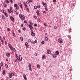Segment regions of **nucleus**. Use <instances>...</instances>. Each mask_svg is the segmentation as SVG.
I'll use <instances>...</instances> for the list:
<instances>
[{"mask_svg": "<svg viewBox=\"0 0 80 80\" xmlns=\"http://www.w3.org/2000/svg\"><path fill=\"white\" fill-rule=\"evenodd\" d=\"M31 43L33 44H34L35 43V41H32Z\"/></svg>", "mask_w": 80, "mask_h": 80, "instance_id": "28", "label": "nucleus"}, {"mask_svg": "<svg viewBox=\"0 0 80 80\" xmlns=\"http://www.w3.org/2000/svg\"><path fill=\"white\" fill-rule=\"evenodd\" d=\"M38 8H40V5H38Z\"/></svg>", "mask_w": 80, "mask_h": 80, "instance_id": "33", "label": "nucleus"}, {"mask_svg": "<svg viewBox=\"0 0 80 80\" xmlns=\"http://www.w3.org/2000/svg\"><path fill=\"white\" fill-rule=\"evenodd\" d=\"M9 78H12V75H10L9 76Z\"/></svg>", "mask_w": 80, "mask_h": 80, "instance_id": "59", "label": "nucleus"}, {"mask_svg": "<svg viewBox=\"0 0 80 80\" xmlns=\"http://www.w3.org/2000/svg\"><path fill=\"white\" fill-rule=\"evenodd\" d=\"M34 42L35 43H37V40H35Z\"/></svg>", "mask_w": 80, "mask_h": 80, "instance_id": "46", "label": "nucleus"}, {"mask_svg": "<svg viewBox=\"0 0 80 80\" xmlns=\"http://www.w3.org/2000/svg\"><path fill=\"white\" fill-rule=\"evenodd\" d=\"M53 2H56V0H53Z\"/></svg>", "mask_w": 80, "mask_h": 80, "instance_id": "60", "label": "nucleus"}, {"mask_svg": "<svg viewBox=\"0 0 80 80\" xmlns=\"http://www.w3.org/2000/svg\"><path fill=\"white\" fill-rule=\"evenodd\" d=\"M1 11L2 13H4V10H2Z\"/></svg>", "mask_w": 80, "mask_h": 80, "instance_id": "49", "label": "nucleus"}, {"mask_svg": "<svg viewBox=\"0 0 80 80\" xmlns=\"http://www.w3.org/2000/svg\"><path fill=\"white\" fill-rule=\"evenodd\" d=\"M46 58L45 57V55H43L42 56V59L43 60H45Z\"/></svg>", "mask_w": 80, "mask_h": 80, "instance_id": "15", "label": "nucleus"}, {"mask_svg": "<svg viewBox=\"0 0 80 80\" xmlns=\"http://www.w3.org/2000/svg\"><path fill=\"white\" fill-rule=\"evenodd\" d=\"M4 14L5 15L6 17H8V14L6 12L4 13Z\"/></svg>", "mask_w": 80, "mask_h": 80, "instance_id": "25", "label": "nucleus"}, {"mask_svg": "<svg viewBox=\"0 0 80 80\" xmlns=\"http://www.w3.org/2000/svg\"><path fill=\"white\" fill-rule=\"evenodd\" d=\"M2 19H3L4 20L5 19V17L3 16H2Z\"/></svg>", "mask_w": 80, "mask_h": 80, "instance_id": "36", "label": "nucleus"}, {"mask_svg": "<svg viewBox=\"0 0 80 80\" xmlns=\"http://www.w3.org/2000/svg\"><path fill=\"white\" fill-rule=\"evenodd\" d=\"M22 29L23 30H24V31H25V30H26V28H22Z\"/></svg>", "mask_w": 80, "mask_h": 80, "instance_id": "37", "label": "nucleus"}, {"mask_svg": "<svg viewBox=\"0 0 80 80\" xmlns=\"http://www.w3.org/2000/svg\"><path fill=\"white\" fill-rule=\"evenodd\" d=\"M3 5L5 7H7V4L6 3H4Z\"/></svg>", "mask_w": 80, "mask_h": 80, "instance_id": "31", "label": "nucleus"}, {"mask_svg": "<svg viewBox=\"0 0 80 80\" xmlns=\"http://www.w3.org/2000/svg\"><path fill=\"white\" fill-rule=\"evenodd\" d=\"M45 9L46 10V11L47 12L48 11V8L47 7H45Z\"/></svg>", "mask_w": 80, "mask_h": 80, "instance_id": "24", "label": "nucleus"}, {"mask_svg": "<svg viewBox=\"0 0 80 80\" xmlns=\"http://www.w3.org/2000/svg\"><path fill=\"white\" fill-rule=\"evenodd\" d=\"M20 39L21 41H23V37H20Z\"/></svg>", "mask_w": 80, "mask_h": 80, "instance_id": "29", "label": "nucleus"}, {"mask_svg": "<svg viewBox=\"0 0 80 80\" xmlns=\"http://www.w3.org/2000/svg\"><path fill=\"white\" fill-rule=\"evenodd\" d=\"M34 8H35V9H37V6H35Z\"/></svg>", "mask_w": 80, "mask_h": 80, "instance_id": "42", "label": "nucleus"}, {"mask_svg": "<svg viewBox=\"0 0 80 80\" xmlns=\"http://www.w3.org/2000/svg\"><path fill=\"white\" fill-rule=\"evenodd\" d=\"M55 53L56 55H59V52L58 51H56Z\"/></svg>", "mask_w": 80, "mask_h": 80, "instance_id": "11", "label": "nucleus"}, {"mask_svg": "<svg viewBox=\"0 0 80 80\" xmlns=\"http://www.w3.org/2000/svg\"><path fill=\"white\" fill-rule=\"evenodd\" d=\"M7 30H8V31H10V28H8Z\"/></svg>", "mask_w": 80, "mask_h": 80, "instance_id": "58", "label": "nucleus"}, {"mask_svg": "<svg viewBox=\"0 0 80 80\" xmlns=\"http://www.w3.org/2000/svg\"><path fill=\"white\" fill-rule=\"evenodd\" d=\"M19 17L21 18L22 20H24L25 19V16L22 15V14H20L19 15Z\"/></svg>", "mask_w": 80, "mask_h": 80, "instance_id": "1", "label": "nucleus"}, {"mask_svg": "<svg viewBox=\"0 0 80 80\" xmlns=\"http://www.w3.org/2000/svg\"><path fill=\"white\" fill-rule=\"evenodd\" d=\"M24 23H27V21H24Z\"/></svg>", "mask_w": 80, "mask_h": 80, "instance_id": "51", "label": "nucleus"}, {"mask_svg": "<svg viewBox=\"0 0 80 80\" xmlns=\"http://www.w3.org/2000/svg\"><path fill=\"white\" fill-rule=\"evenodd\" d=\"M28 44V43L27 42H26L25 43V45H27Z\"/></svg>", "mask_w": 80, "mask_h": 80, "instance_id": "50", "label": "nucleus"}, {"mask_svg": "<svg viewBox=\"0 0 80 80\" xmlns=\"http://www.w3.org/2000/svg\"><path fill=\"white\" fill-rule=\"evenodd\" d=\"M28 42H31V40H30V39H29L28 40Z\"/></svg>", "mask_w": 80, "mask_h": 80, "instance_id": "45", "label": "nucleus"}, {"mask_svg": "<svg viewBox=\"0 0 80 80\" xmlns=\"http://www.w3.org/2000/svg\"><path fill=\"white\" fill-rule=\"evenodd\" d=\"M9 75H12V76H14V74H13V73H9Z\"/></svg>", "mask_w": 80, "mask_h": 80, "instance_id": "20", "label": "nucleus"}, {"mask_svg": "<svg viewBox=\"0 0 80 80\" xmlns=\"http://www.w3.org/2000/svg\"><path fill=\"white\" fill-rule=\"evenodd\" d=\"M27 12H28L29 11V9L28 8H27Z\"/></svg>", "mask_w": 80, "mask_h": 80, "instance_id": "52", "label": "nucleus"}, {"mask_svg": "<svg viewBox=\"0 0 80 80\" xmlns=\"http://www.w3.org/2000/svg\"><path fill=\"white\" fill-rule=\"evenodd\" d=\"M44 26H45L46 27H47V24H46V23H44Z\"/></svg>", "mask_w": 80, "mask_h": 80, "instance_id": "41", "label": "nucleus"}, {"mask_svg": "<svg viewBox=\"0 0 80 80\" xmlns=\"http://www.w3.org/2000/svg\"><path fill=\"white\" fill-rule=\"evenodd\" d=\"M31 25H30V24H28V27L29 28H31V27L32 26Z\"/></svg>", "mask_w": 80, "mask_h": 80, "instance_id": "38", "label": "nucleus"}, {"mask_svg": "<svg viewBox=\"0 0 80 80\" xmlns=\"http://www.w3.org/2000/svg\"><path fill=\"white\" fill-rule=\"evenodd\" d=\"M26 3H30V1H27Z\"/></svg>", "mask_w": 80, "mask_h": 80, "instance_id": "43", "label": "nucleus"}, {"mask_svg": "<svg viewBox=\"0 0 80 80\" xmlns=\"http://www.w3.org/2000/svg\"><path fill=\"white\" fill-rule=\"evenodd\" d=\"M42 5H43L44 7H46V6H47V4L45 3H44V2H42Z\"/></svg>", "mask_w": 80, "mask_h": 80, "instance_id": "8", "label": "nucleus"}, {"mask_svg": "<svg viewBox=\"0 0 80 80\" xmlns=\"http://www.w3.org/2000/svg\"><path fill=\"white\" fill-rule=\"evenodd\" d=\"M37 65L38 68H40V66L39 64H38Z\"/></svg>", "mask_w": 80, "mask_h": 80, "instance_id": "32", "label": "nucleus"}, {"mask_svg": "<svg viewBox=\"0 0 80 80\" xmlns=\"http://www.w3.org/2000/svg\"><path fill=\"white\" fill-rule=\"evenodd\" d=\"M8 47H9L10 48H11V47H12V45H11V44H10L9 43H8Z\"/></svg>", "mask_w": 80, "mask_h": 80, "instance_id": "14", "label": "nucleus"}, {"mask_svg": "<svg viewBox=\"0 0 80 80\" xmlns=\"http://www.w3.org/2000/svg\"><path fill=\"white\" fill-rule=\"evenodd\" d=\"M15 62H17V59H15Z\"/></svg>", "mask_w": 80, "mask_h": 80, "instance_id": "55", "label": "nucleus"}, {"mask_svg": "<svg viewBox=\"0 0 80 80\" xmlns=\"http://www.w3.org/2000/svg\"><path fill=\"white\" fill-rule=\"evenodd\" d=\"M25 7H26V8L27 7H28V6L27 5H25Z\"/></svg>", "mask_w": 80, "mask_h": 80, "instance_id": "64", "label": "nucleus"}, {"mask_svg": "<svg viewBox=\"0 0 80 80\" xmlns=\"http://www.w3.org/2000/svg\"><path fill=\"white\" fill-rule=\"evenodd\" d=\"M29 1V2H32V0H30Z\"/></svg>", "mask_w": 80, "mask_h": 80, "instance_id": "61", "label": "nucleus"}, {"mask_svg": "<svg viewBox=\"0 0 80 80\" xmlns=\"http://www.w3.org/2000/svg\"><path fill=\"white\" fill-rule=\"evenodd\" d=\"M51 52V51H50V50H48L47 53L48 54H49Z\"/></svg>", "mask_w": 80, "mask_h": 80, "instance_id": "18", "label": "nucleus"}, {"mask_svg": "<svg viewBox=\"0 0 80 80\" xmlns=\"http://www.w3.org/2000/svg\"><path fill=\"white\" fill-rule=\"evenodd\" d=\"M16 8L17 10H18V8H18V6L16 7Z\"/></svg>", "mask_w": 80, "mask_h": 80, "instance_id": "53", "label": "nucleus"}, {"mask_svg": "<svg viewBox=\"0 0 80 80\" xmlns=\"http://www.w3.org/2000/svg\"><path fill=\"white\" fill-rule=\"evenodd\" d=\"M2 74L3 75H5V70L3 71Z\"/></svg>", "mask_w": 80, "mask_h": 80, "instance_id": "19", "label": "nucleus"}, {"mask_svg": "<svg viewBox=\"0 0 80 80\" xmlns=\"http://www.w3.org/2000/svg\"><path fill=\"white\" fill-rule=\"evenodd\" d=\"M6 55L7 57H10V53H7L6 54Z\"/></svg>", "mask_w": 80, "mask_h": 80, "instance_id": "21", "label": "nucleus"}, {"mask_svg": "<svg viewBox=\"0 0 80 80\" xmlns=\"http://www.w3.org/2000/svg\"><path fill=\"white\" fill-rule=\"evenodd\" d=\"M6 2L7 3H9V1H8V0H7L6 1Z\"/></svg>", "mask_w": 80, "mask_h": 80, "instance_id": "34", "label": "nucleus"}, {"mask_svg": "<svg viewBox=\"0 0 80 80\" xmlns=\"http://www.w3.org/2000/svg\"><path fill=\"white\" fill-rule=\"evenodd\" d=\"M68 38H71V37H70V36H68Z\"/></svg>", "mask_w": 80, "mask_h": 80, "instance_id": "56", "label": "nucleus"}, {"mask_svg": "<svg viewBox=\"0 0 80 80\" xmlns=\"http://www.w3.org/2000/svg\"><path fill=\"white\" fill-rule=\"evenodd\" d=\"M30 28V30H31V32H32L33 31V26H31Z\"/></svg>", "mask_w": 80, "mask_h": 80, "instance_id": "13", "label": "nucleus"}, {"mask_svg": "<svg viewBox=\"0 0 80 80\" xmlns=\"http://www.w3.org/2000/svg\"><path fill=\"white\" fill-rule=\"evenodd\" d=\"M68 30L69 32V33L70 32H72V29L71 28H70Z\"/></svg>", "mask_w": 80, "mask_h": 80, "instance_id": "27", "label": "nucleus"}, {"mask_svg": "<svg viewBox=\"0 0 80 80\" xmlns=\"http://www.w3.org/2000/svg\"><path fill=\"white\" fill-rule=\"evenodd\" d=\"M41 43L42 45H43V44L45 43V42H44L43 41H42L41 42Z\"/></svg>", "mask_w": 80, "mask_h": 80, "instance_id": "23", "label": "nucleus"}, {"mask_svg": "<svg viewBox=\"0 0 80 80\" xmlns=\"http://www.w3.org/2000/svg\"><path fill=\"white\" fill-rule=\"evenodd\" d=\"M10 50H11L12 51H14L15 52H16V50H15V48H13V47H11L10 48Z\"/></svg>", "mask_w": 80, "mask_h": 80, "instance_id": "3", "label": "nucleus"}, {"mask_svg": "<svg viewBox=\"0 0 80 80\" xmlns=\"http://www.w3.org/2000/svg\"><path fill=\"white\" fill-rule=\"evenodd\" d=\"M52 56L53 57V58H55L57 55L56 54H53L52 55Z\"/></svg>", "mask_w": 80, "mask_h": 80, "instance_id": "17", "label": "nucleus"}, {"mask_svg": "<svg viewBox=\"0 0 80 80\" xmlns=\"http://www.w3.org/2000/svg\"><path fill=\"white\" fill-rule=\"evenodd\" d=\"M23 76L24 77V78L25 80H27V76L26 75H23Z\"/></svg>", "mask_w": 80, "mask_h": 80, "instance_id": "7", "label": "nucleus"}, {"mask_svg": "<svg viewBox=\"0 0 80 80\" xmlns=\"http://www.w3.org/2000/svg\"><path fill=\"white\" fill-rule=\"evenodd\" d=\"M45 40L46 41H47V40H48V38H45Z\"/></svg>", "mask_w": 80, "mask_h": 80, "instance_id": "30", "label": "nucleus"}, {"mask_svg": "<svg viewBox=\"0 0 80 80\" xmlns=\"http://www.w3.org/2000/svg\"><path fill=\"white\" fill-rule=\"evenodd\" d=\"M31 32H32L31 33V35L33 37L34 36H35V33H33L32 31H31Z\"/></svg>", "mask_w": 80, "mask_h": 80, "instance_id": "10", "label": "nucleus"}, {"mask_svg": "<svg viewBox=\"0 0 80 80\" xmlns=\"http://www.w3.org/2000/svg\"><path fill=\"white\" fill-rule=\"evenodd\" d=\"M12 33L13 36H14V37H15V33H14V32H12Z\"/></svg>", "mask_w": 80, "mask_h": 80, "instance_id": "26", "label": "nucleus"}, {"mask_svg": "<svg viewBox=\"0 0 80 80\" xmlns=\"http://www.w3.org/2000/svg\"><path fill=\"white\" fill-rule=\"evenodd\" d=\"M58 42L59 43H63V41H62V39L59 38L58 39Z\"/></svg>", "mask_w": 80, "mask_h": 80, "instance_id": "6", "label": "nucleus"}, {"mask_svg": "<svg viewBox=\"0 0 80 80\" xmlns=\"http://www.w3.org/2000/svg\"><path fill=\"white\" fill-rule=\"evenodd\" d=\"M35 56V57H37V53H35L34 54Z\"/></svg>", "mask_w": 80, "mask_h": 80, "instance_id": "54", "label": "nucleus"}, {"mask_svg": "<svg viewBox=\"0 0 80 80\" xmlns=\"http://www.w3.org/2000/svg\"><path fill=\"white\" fill-rule=\"evenodd\" d=\"M36 13H37V15L40 16V14L39 13V12H38V11L37 10L36 12Z\"/></svg>", "mask_w": 80, "mask_h": 80, "instance_id": "16", "label": "nucleus"}, {"mask_svg": "<svg viewBox=\"0 0 80 80\" xmlns=\"http://www.w3.org/2000/svg\"><path fill=\"white\" fill-rule=\"evenodd\" d=\"M18 5L20 7H21V8H22V4L20 3H18Z\"/></svg>", "mask_w": 80, "mask_h": 80, "instance_id": "12", "label": "nucleus"}, {"mask_svg": "<svg viewBox=\"0 0 80 80\" xmlns=\"http://www.w3.org/2000/svg\"><path fill=\"white\" fill-rule=\"evenodd\" d=\"M54 29H57V27L56 26H54Z\"/></svg>", "mask_w": 80, "mask_h": 80, "instance_id": "35", "label": "nucleus"}, {"mask_svg": "<svg viewBox=\"0 0 80 80\" xmlns=\"http://www.w3.org/2000/svg\"><path fill=\"white\" fill-rule=\"evenodd\" d=\"M10 18L11 20L13 22H14V21H15V19L13 18V17L11 16L10 17Z\"/></svg>", "mask_w": 80, "mask_h": 80, "instance_id": "4", "label": "nucleus"}, {"mask_svg": "<svg viewBox=\"0 0 80 80\" xmlns=\"http://www.w3.org/2000/svg\"><path fill=\"white\" fill-rule=\"evenodd\" d=\"M31 64L29 63L28 67L29 68V70L32 72V68H31Z\"/></svg>", "mask_w": 80, "mask_h": 80, "instance_id": "5", "label": "nucleus"}, {"mask_svg": "<svg viewBox=\"0 0 80 80\" xmlns=\"http://www.w3.org/2000/svg\"><path fill=\"white\" fill-rule=\"evenodd\" d=\"M19 58H17V60H20V61H22V56L21 55H19Z\"/></svg>", "mask_w": 80, "mask_h": 80, "instance_id": "2", "label": "nucleus"}, {"mask_svg": "<svg viewBox=\"0 0 80 80\" xmlns=\"http://www.w3.org/2000/svg\"><path fill=\"white\" fill-rule=\"evenodd\" d=\"M10 2H11V3H13V1H12V0H9Z\"/></svg>", "mask_w": 80, "mask_h": 80, "instance_id": "48", "label": "nucleus"}, {"mask_svg": "<svg viewBox=\"0 0 80 80\" xmlns=\"http://www.w3.org/2000/svg\"><path fill=\"white\" fill-rule=\"evenodd\" d=\"M34 26H35V27H37V25L36 24H34Z\"/></svg>", "mask_w": 80, "mask_h": 80, "instance_id": "57", "label": "nucleus"}, {"mask_svg": "<svg viewBox=\"0 0 80 80\" xmlns=\"http://www.w3.org/2000/svg\"><path fill=\"white\" fill-rule=\"evenodd\" d=\"M1 42L2 43H3V40H1Z\"/></svg>", "mask_w": 80, "mask_h": 80, "instance_id": "63", "label": "nucleus"}, {"mask_svg": "<svg viewBox=\"0 0 80 80\" xmlns=\"http://www.w3.org/2000/svg\"><path fill=\"white\" fill-rule=\"evenodd\" d=\"M1 67H3V62H1Z\"/></svg>", "mask_w": 80, "mask_h": 80, "instance_id": "39", "label": "nucleus"}, {"mask_svg": "<svg viewBox=\"0 0 80 80\" xmlns=\"http://www.w3.org/2000/svg\"><path fill=\"white\" fill-rule=\"evenodd\" d=\"M21 27H23V24H21Z\"/></svg>", "mask_w": 80, "mask_h": 80, "instance_id": "47", "label": "nucleus"}, {"mask_svg": "<svg viewBox=\"0 0 80 80\" xmlns=\"http://www.w3.org/2000/svg\"><path fill=\"white\" fill-rule=\"evenodd\" d=\"M34 17L35 18H37V16H34Z\"/></svg>", "mask_w": 80, "mask_h": 80, "instance_id": "62", "label": "nucleus"}, {"mask_svg": "<svg viewBox=\"0 0 80 80\" xmlns=\"http://www.w3.org/2000/svg\"><path fill=\"white\" fill-rule=\"evenodd\" d=\"M10 9H8V12H9L10 13H11V12H12V10H11L12 9V7H10Z\"/></svg>", "mask_w": 80, "mask_h": 80, "instance_id": "9", "label": "nucleus"}, {"mask_svg": "<svg viewBox=\"0 0 80 80\" xmlns=\"http://www.w3.org/2000/svg\"><path fill=\"white\" fill-rule=\"evenodd\" d=\"M5 66L7 68H8V65H7V64H5Z\"/></svg>", "mask_w": 80, "mask_h": 80, "instance_id": "40", "label": "nucleus"}, {"mask_svg": "<svg viewBox=\"0 0 80 80\" xmlns=\"http://www.w3.org/2000/svg\"><path fill=\"white\" fill-rule=\"evenodd\" d=\"M14 7H18V5L17 4H15L14 5Z\"/></svg>", "mask_w": 80, "mask_h": 80, "instance_id": "22", "label": "nucleus"}, {"mask_svg": "<svg viewBox=\"0 0 80 80\" xmlns=\"http://www.w3.org/2000/svg\"><path fill=\"white\" fill-rule=\"evenodd\" d=\"M27 48H28L29 47V45H26Z\"/></svg>", "mask_w": 80, "mask_h": 80, "instance_id": "44", "label": "nucleus"}]
</instances>
